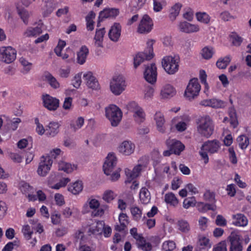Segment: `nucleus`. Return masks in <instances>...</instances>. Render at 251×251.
<instances>
[{"instance_id":"obj_1","label":"nucleus","mask_w":251,"mask_h":251,"mask_svg":"<svg viewBox=\"0 0 251 251\" xmlns=\"http://www.w3.org/2000/svg\"><path fill=\"white\" fill-rule=\"evenodd\" d=\"M197 124V131L201 136L209 138L213 133L214 125L210 116L206 115L199 118Z\"/></svg>"},{"instance_id":"obj_2","label":"nucleus","mask_w":251,"mask_h":251,"mask_svg":"<svg viewBox=\"0 0 251 251\" xmlns=\"http://www.w3.org/2000/svg\"><path fill=\"white\" fill-rule=\"evenodd\" d=\"M106 117L110 122L112 126H117L121 122L123 113L116 105L111 104L105 108Z\"/></svg>"},{"instance_id":"obj_3","label":"nucleus","mask_w":251,"mask_h":251,"mask_svg":"<svg viewBox=\"0 0 251 251\" xmlns=\"http://www.w3.org/2000/svg\"><path fill=\"white\" fill-rule=\"evenodd\" d=\"M179 57L177 55L165 56L162 60V65L165 71L170 75L175 74L179 68Z\"/></svg>"},{"instance_id":"obj_4","label":"nucleus","mask_w":251,"mask_h":251,"mask_svg":"<svg viewBox=\"0 0 251 251\" xmlns=\"http://www.w3.org/2000/svg\"><path fill=\"white\" fill-rule=\"evenodd\" d=\"M154 41L149 40L147 43L146 50L144 52H139L134 57V67L137 68L145 60H150L153 57V45Z\"/></svg>"},{"instance_id":"obj_5","label":"nucleus","mask_w":251,"mask_h":251,"mask_svg":"<svg viewBox=\"0 0 251 251\" xmlns=\"http://www.w3.org/2000/svg\"><path fill=\"white\" fill-rule=\"evenodd\" d=\"M126 87L125 79L122 75L114 76L110 82V89L115 95H120Z\"/></svg>"},{"instance_id":"obj_6","label":"nucleus","mask_w":251,"mask_h":251,"mask_svg":"<svg viewBox=\"0 0 251 251\" xmlns=\"http://www.w3.org/2000/svg\"><path fill=\"white\" fill-rule=\"evenodd\" d=\"M201 90V85L196 78L191 79L185 90L184 93L185 97L189 100L195 99L197 97Z\"/></svg>"},{"instance_id":"obj_7","label":"nucleus","mask_w":251,"mask_h":251,"mask_svg":"<svg viewBox=\"0 0 251 251\" xmlns=\"http://www.w3.org/2000/svg\"><path fill=\"white\" fill-rule=\"evenodd\" d=\"M129 111L132 112L135 121L141 124L145 120L146 114L142 107L134 101H132L127 105Z\"/></svg>"},{"instance_id":"obj_8","label":"nucleus","mask_w":251,"mask_h":251,"mask_svg":"<svg viewBox=\"0 0 251 251\" xmlns=\"http://www.w3.org/2000/svg\"><path fill=\"white\" fill-rule=\"evenodd\" d=\"M0 59L6 63H10L16 58V51L11 47H2L0 48Z\"/></svg>"},{"instance_id":"obj_9","label":"nucleus","mask_w":251,"mask_h":251,"mask_svg":"<svg viewBox=\"0 0 251 251\" xmlns=\"http://www.w3.org/2000/svg\"><path fill=\"white\" fill-rule=\"evenodd\" d=\"M52 160L49 156H42L41 157L37 169L38 174L42 176H46L50 169Z\"/></svg>"},{"instance_id":"obj_10","label":"nucleus","mask_w":251,"mask_h":251,"mask_svg":"<svg viewBox=\"0 0 251 251\" xmlns=\"http://www.w3.org/2000/svg\"><path fill=\"white\" fill-rule=\"evenodd\" d=\"M227 239L230 244L229 251H242V239L236 232H232Z\"/></svg>"},{"instance_id":"obj_11","label":"nucleus","mask_w":251,"mask_h":251,"mask_svg":"<svg viewBox=\"0 0 251 251\" xmlns=\"http://www.w3.org/2000/svg\"><path fill=\"white\" fill-rule=\"evenodd\" d=\"M157 68L155 64L151 63L145 66L144 72V77L149 83L153 84L156 81L157 79Z\"/></svg>"},{"instance_id":"obj_12","label":"nucleus","mask_w":251,"mask_h":251,"mask_svg":"<svg viewBox=\"0 0 251 251\" xmlns=\"http://www.w3.org/2000/svg\"><path fill=\"white\" fill-rule=\"evenodd\" d=\"M117 162V159L115 154L109 153L103 165V170L106 175H111L116 166Z\"/></svg>"},{"instance_id":"obj_13","label":"nucleus","mask_w":251,"mask_h":251,"mask_svg":"<svg viewBox=\"0 0 251 251\" xmlns=\"http://www.w3.org/2000/svg\"><path fill=\"white\" fill-rule=\"evenodd\" d=\"M130 231L131 234L136 240L138 248L143 251H151V250L152 246L151 244L147 242L143 237L137 233L136 228H131Z\"/></svg>"},{"instance_id":"obj_14","label":"nucleus","mask_w":251,"mask_h":251,"mask_svg":"<svg viewBox=\"0 0 251 251\" xmlns=\"http://www.w3.org/2000/svg\"><path fill=\"white\" fill-rule=\"evenodd\" d=\"M89 205L91 209H93L92 215L94 217L102 216L105 210H107L108 206L106 205H103L100 206V203L96 199H93L89 201Z\"/></svg>"},{"instance_id":"obj_15","label":"nucleus","mask_w":251,"mask_h":251,"mask_svg":"<svg viewBox=\"0 0 251 251\" xmlns=\"http://www.w3.org/2000/svg\"><path fill=\"white\" fill-rule=\"evenodd\" d=\"M153 26L151 19L148 15H144L138 27V32L141 34H146L150 32Z\"/></svg>"},{"instance_id":"obj_16","label":"nucleus","mask_w":251,"mask_h":251,"mask_svg":"<svg viewBox=\"0 0 251 251\" xmlns=\"http://www.w3.org/2000/svg\"><path fill=\"white\" fill-rule=\"evenodd\" d=\"M44 106L50 111H55L59 105L58 99L46 94L43 96Z\"/></svg>"},{"instance_id":"obj_17","label":"nucleus","mask_w":251,"mask_h":251,"mask_svg":"<svg viewBox=\"0 0 251 251\" xmlns=\"http://www.w3.org/2000/svg\"><path fill=\"white\" fill-rule=\"evenodd\" d=\"M166 144L173 153L179 155L184 149V145L180 141L176 139H169L166 141Z\"/></svg>"},{"instance_id":"obj_18","label":"nucleus","mask_w":251,"mask_h":251,"mask_svg":"<svg viewBox=\"0 0 251 251\" xmlns=\"http://www.w3.org/2000/svg\"><path fill=\"white\" fill-rule=\"evenodd\" d=\"M121 25L117 23H115L111 26L108 35L112 41L114 42L118 41L121 34Z\"/></svg>"},{"instance_id":"obj_19","label":"nucleus","mask_w":251,"mask_h":251,"mask_svg":"<svg viewBox=\"0 0 251 251\" xmlns=\"http://www.w3.org/2000/svg\"><path fill=\"white\" fill-rule=\"evenodd\" d=\"M119 151L125 155H129L132 154L135 150V145L129 141H124L118 147Z\"/></svg>"},{"instance_id":"obj_20","label":"nucleus","mask_w":251,"mask_h":251,"mask_svg":"<svg viewBox=\"0 0 251 251\" xmlns=\"http://www.w3.org/2000/svg\"><path fill=\"white\" fill-rule=\"evenodd\" d=\"M83 79L86 85L91 89H97L99 88V82L91 72H88L83 75Z\"/></svg>"},{"instance_id":"obj_21","label":"nucleus","mask_w":251,"mask_h":251,"mask_svg":"<svg viewBox=\"0 0 251 251\" xmlns=\"http://www.w3.org/2000/svg\"><path fill=\"white\" fill-rule=\"evenodd\" d=\"M220 148V143L218 141L214 140L208 141L202 146V150H206L209 153L213 154L217 152Z\"/></svg>"},{"instance_id":"obj_22","label":"nucleus","mask_w":251,"mask_h":251,"mask_svg":"<svg viewBox=\"0 0 251 251\" xmlns=\"http://www.w3.org/2000/svg\"><path fill=\"white\" fill-rule=\"evenodd\" d=\"M178 28L180 31L186 33L197 32L200 30L198 25L191 24L185 21L180 22L178 25Z\"/></svg>"},{"instance_id":"obj_23","label":"nucleus","mask_w":251,"mask_h":251,"mask_svg":"<svg viewBox=\"0 0 251 251\" xmlns=\"http://www.w3.org/2000/svg\"><path fill=\"white\" fill-rule=\"evenodd\" d=\"M154 119L156 122L157 130L161 133H165L166 128L164 125L165 120L163 114L159 111L157 112L154 115Z\"/></svg>"},{"instance_id":"obj_24","label":"nucleus","mask_w":251,"mask_h":251,"mask_svg":"<svg viewBox=\"0 0 251 251\" xmlns=\"http://www.w3.org/2000/svg\"><path fill=\"white\" fill-rule=\"evenodd\" d=\"M60 126L58 122H50L46 128V135L51 137H55L59 133Z\"/></svg>"},{"instance_id":"obj_25","label":"nucleus","mask_w":251,"mask_h":251,"mask_svg":"<svg viewBox=\"0 0 251 251\" xmlns=\"http://www.w3.org/2000/svg\"><path fill=\"white\" fill-rule=\"evenodd\" d=\"M105 34V30L104 27L99 29H97L96 34L94 38L95 45L97 47H103V37Z\"/></svg>"},{"instance_id":"obj_26","label":"nucleus","mask_w":251,"mask_h":251,"mask_svg":"<svg viewBox=\"0 0 251 251\" xmlns=\"http://www.w3.org/2000/svg\"><path fill=\"white\" fill-rule=\"evenodd\" d=\"M119 13L118 9L116 8H106L101 11L99 14L100 20H103L105 18L115 17Z\"/></svg>"},{"instance_id":"obj_27","label":"nucleus","mask_w":251,"mask_h":251,"mask_svg":"<svg viewBox=\"0 0 251 251\" xmlns=\"http://www.w3.org/2000/svg\"><path fill=\"white\" fill-rule=\"evenodd\" d=\"M176 94L175 88L170 84H166L164 86L160 92L162 98L168 99L173 97Z\"/></svg>"},{"instance_id":"obj_28","label":"nucleus","mask_w":251,"mask_h":251,"mask_svg":"<svg viewBox=\"0 0 251 251\" xmlns=\"http://www.w3.org/2000/svg\"><path fill=\"white\" fill-rule=\"evenodd\" d=\"M151 196L149 190L145 187H142L139 193V200L143 204H148L150 203Z\"/></svg>"},{"instance_id":"obj_29","label":"nucleus","mask_w":251,"mask_h":251,"mask_svg":"<svg viewBox=\"0 0 251 251\" xmlns=\"http://www.w3.org/2000/svg\"><path fill=\"white\" fill-rule=\"evenodd\" d=\"M142 165H138L135 167L132 171L127 168L126 169L125 174L127 177L128 181H130L131 180L137 177L142 170Z\"/></svg>"},{"instance_id":"obj_30","label":"nucleus","mask_w":251,"mask_h":251,"mask_svg":"<svg viewBox=\"0 0 251 251\" xmlns=\"http://www.w3.org/2000/svg\"><path fill=\"white\" fill-rule=\"evenodd\" d=\"M119 221L120 225H116L115 227V229L118 231L124 230L129 224L127 215L123 213H121L119 216Z\"/></svg>"},{"instance_id":"obj_31","label":"nucleus","mask_w":251,"mask_h":251,"mask_svg":"<svg viewBox=\"0 0 251 251\" xmlns=\"http://www.w3.org/2000/svg\"><path fill=\"white\" fill-rule=\"evenodd\" d=\"M89 53V50L85 46L81 47L77 53V62L80 65L83 64Z\"/></svg>"},{"instance_id":"obj_32","label":"nucleus","mask_w":251,"mask_h":251,"mask_svg":"<svg viewBox=\"0 0 251 251\" xmlns=\"http://www.w3.org/2000/svg\"><path fill=\"white\" fill-rule=\"evenodd\" d=\"M198 210L201 213L206 212L208 210L215 211L217 206L215 204L205 203L203 202H199L197 204Z\"/></svg>"},{"instance_id":"obj_33","label":"nucleus","mask_w":251,"mask_h":251,"mask_svg":"<svg viewBox=\"0 0 251 251\" xmlns=\"http://www.w3.org/2000/svg\"><path fill=\"white\" fill-rule=\"evenodd\" d=\"M235 220L233 224L236 226H245L248 224V220L246 217L242 214H237L233 216Z\"/></svg>"},{"instance_id":"obj_34","label":"nucleus","mask_w":251,"mask_h":251,"mask_svg":"<svg viewBox=\"0 0 251 251\" xmlns=\"http://www.w3.org/2000/svg\"><path fill=\"white\" fill-rule=\"evenodd\" d=\"M83 189L82 183L80 181H77L68 187L69 191L74 195H77L80 193Z\"/></svg>"},{"instance_id":"obj_35","label":"nucleus","mask_w":251,"mask_h":251,"mask_svg":"<svg viewBox=\"0 0 251 251\" xmlns=\"http://www.w3.org/2000/svg\"><path fill=\"white\" fill-rule=\"evenodd\" d=\"M164 200L167 203L174 206L177 205L178 203V200L174 194L172 192L168 193L165 194L164 197Z\"/></svg>"},{"instance_id":"obj_36","label":"nucleus","mask_w":251,"mask_h":251,"mask_svg":"<svg viewBox=\"0 0 251 251\" xmlns=\"http://www.w3.org/2000/svg\"><path fill=\"white\" fill-rule=\"evenodd\" d=\"M42 32V29L41 27H29L24 32V35L27 37L36 36Z\"/></svg>"},{"instance_id":"obj_37","label":"nucleus","mask_w":251,"mask_h":251,"mask_svg":"<svg viewBox=\"0 0 251 251\" xmlns=\"http://www.w3.org/2000/svg\"><path fill=\"white\" fill-rule=\"evenodd\" d=\"M182 6L180 3L178 2L172 7L170 14V18L172 21H174L178 15Z\"/></svg>"},{"instance_id":"obj_38","label":"nucleus","mask_w":251,"mask_h":251,"mask_svg":"<svg viewBox=\"0 0 251 251\" xmlns=\"http://www.w3.org/2000/svg\"><path fill=\"white\" fill-rule=\"evenodd\" d=\"M228 114L230 118V124L233 128H235L238 125L236 113L235 109L230 107L228 110Z\"/></svg>"},{"instance_id":"obj_39","label":"nucleus","mask_w":251,"mask_h":251,"mask_svg":"<svg viewBox=\"0 0 251 251\" xmlns=\"http://www.w3.org/2000/svg\"><path fill=\"white\" fill-rule=\"evenodd\" d=\"M177 226L178 229L183 233H188L190 230V226L188 222L184 220L178 221Z\"/></svg>"},{"instance_id":"obj_40","label":"nucleus","mask_w":251,"mask_h":251,"mask_svg":"<svg viewBox=\"0 0 251 251\" xmlns=\"http://www.w3.org/2000/svg\"><path fill=\"white\" fill-rule=\"evenodd\" d=\"M75 168L76 167L74 165L72 166L71 164L64 161H61L58 163V169L67 173H71Z\"/></svg>"},{"instance_id":"obj_41","label":"nucleus","mask_w":251,"mask_h":251,"mask_svg":"<svg viewBox=\"0 0 251 251\" xmlns=\"http://www.w3.org/2000/svg\"><path fill=\"white\" fill-rule=\"evenodd\" d=\"M104 223L103 221H99L97 223L95 226H93L89 228V232L92 234H99L102 232V229Z\"/></svg>"},{"instance_id":"obj_42","label":"nucleus","mask_w":251,"mask_h":251,"mask_svg":"<svg viewBox=\"0 0 251 251\" xmlns=\"http://www.w3.org/2000/svg\"><path fill=\"white\" fill-rule=\"evenodd\" d=\"M130 212L134 220L138 221L141 219L142 215V210L138 206H132L130 208Z\"/></svg>"},{"instance_id":"obj_43","label":"nucleus","mask_w":251,"mask_h":251,"mask_svg":"<svg viewBox=\"0 0 251 251\" xmlns=\"http://www.w3.org/2000/svg\"><path fill=\"white\" fill-rule=\"evenodd\" d=\"M231 58L229 56L220 58L216 63L218 68L221 69H225L230 62Z\"/></svg>"},{"instance_id":"obj_44","label":"nucleus","mask_w":251,"mask_h":251,"mask_svg":"<svg viewBox=\"0 0 251 251\" xmlns=\"http://www.w3.org/2000/svg\"><path fill=\"white\" fill-rule=\"evenodd\" d=\"M237 141L242 149H246L249 144V139L245 135L239 136L237 139Z\"/></svg>"},{"instance_id":"obj_45","label":"nucleus","mask_w":251,"mask_h":251,"mask_svg":"<svg viewBox=\"0 0 251 251\" xmlns=\"http://www.w3.org/2000/svg\"><path fill=\"white\" fill-rule=\"evenodd\" d=\"M230 37L232 40V45L236 47H239L243 40V38L236 32H232Z\"/></svg>"},{"instance_id":"obj_46","label":"nucleus","mask_w":251,"mask_h":251,"mask_svg":"<svg viewBox=\"0 0 251 251\" xmlns=\"http://www.w3.org/2000/svg\"><path fill=\"white\" fill-rule=\"evenodd\" d=\"M209 246V239L206 237H202L199 239L197 247L196 248V251H201Z\"/></svg>"},{"instance_id":"obj_47","label":"nucleus","mask_w":251,"mask_h":251,"mask_svg":"<svg viewBox=\"0 0 251 251\" xmlns=\"http://www.w3.org/2000/svg\"><path fill=\"white\" fill-rule=\"evenodd\" d=\"M197 20L203 23L208 24L210 20V17L205 12H198L196 14Z\"/></svg>"},{"instance_id":"obj_48","label":"nucleus","mask_w":251,"mask_h":251,"mask_svg":"<svg viewBox=\"0 0 251 251\" xmlns=\"http://www.w3.org/2000/svg\"><path fill=\"white\" fill-rule=\"evenodd\" d=\"M166 5V2L164 0H153V10L155 12H160Z\"/></svg>"},{"instance_id":"obj_49","label":"nucleus","mask_w":251,"mask_h":251,"mask_svg":"<svg viewBox=\"0 0 251 251\" xmlns=\"http://www.w3.org/2000/svg\"><path fill=\"white\" fill-rule=\"evenodd\" d=\"M226 105V103L222 100L215 99H210V107L214 108H221L225 107Z\"/></svg>"},{"instance_id":"obj_50","label":"nucleus","mask_w":251,"mask_h":251,"mask_svg":"<svg viewBox=\"0 0 251 251\" xmlns=\"http://www.w3.org/2000/svg\"><path fill=\"white\" fill-rule=\"evenodd\" d=\"M84 119L82 117H78L75 121V123L71 125V127L74 131L81 128L84 125Z\"/></svg>"},{"instance_id":"obj_51","label":"nucleus","mask_w":251,"mask_h":251,"mask_svg":"<svg viewBox=\"0 0 251 251\" xmlns=\"http://www.w3.org/2000/svg\"><path fill=\"white\" fill-rule=\"evenodd\" d=\"M45 78L51 85V87L54 88H57L59 87V84L57 81L55 77H54L50 74L48 73L45 75Z\"/></svg>"},{"instance_id":"obj_52","label":"nucleus","mask_w":251,"mask_h":251,"mask_svg":"<svg viewBox=\"0 0 251 251\" xmlns=\"http://www.w3.org/2000/svg\"><path fill=\"white\" fill-rule=\"evenodd\" d=\"M203 197L205 201L211 202L212 204H214L216 202L215 194L210 190H207L204 193Z\"/></svg>"},{"instance_id":"obj_53","label":"nucleus","mask_w":251,"mask_h":251,"mask_svg":"<svg viewBox=\"0 0 251 251\" xmlns=\"http://www.w3.org/2000/svg\"><path fill=\"white\" fill-rule=\"evenodd\" d=\"M201 55L205 59L211 58L213 54V50L212 48L204 47L201 51Z\"/></svg>"},{"instance_id":"obj_54","label":"nucleus","mask_w":251,"mask_h":251,"mask_svg":"<svg viewBox=\"0 0 251 251\" xmlns=\"http://www.w3.org/2000/svg\"><path fill=\"white\" fill-rule=\"evenodd\" d=\"M115 196L116 195L112 191L108 190L104 192L102 199L107 202H109L115 198Z\"/></svg>"},{"instance_id":"obj_55","label":"nucleus","mask_w":251,"mask_h":251,"mask_svg":"<svg viewBox=\"0 0 251 251\" xmlns=\"http://www.w3.org/2000/svg\"><path fill=\"white\" fill-rule=\"evenodd\" d=\"M18 14L20 16L25 24L27 25L28 23V18L30 16L29 12L25 9L19 10Z\"/></svg>"},{"instance_id":"obj_56","label":"nucleus","mask_w":251,"mask_h":251,"mask_svg":"<svg viewBox=\"0 0 251 251\" xmlns=\"http://www.w3.org/2000/svg\"><path fill=\"white\" fill-rule=\"evenodd\" d=\"M196 204V201L194 198L185 199L183 202V206L184 208L187 209L191 206H194Z\"/></svg>"},{"instance_id":"obj_57","label":"nucleus","mask_w":251,"mask_h":251,"mask_svg":"<svg viewBox=\"0 0 251 251\" xmlns=\"http://www.w3.org/2000/svg\"><path fill=\"white\" fill-rule=\"evenodd\" d=\"M22 232L25 236V237L27 240H29L31 238L33 231L30 229L29 225H26L23 226Z\"/></svg>"},{"instance_id":"obj_58","label":"nucleus","mask_w":251,"mask_h":251,"mask_svg":"<svg viewBox=\"0 0 251 251\" xmlns=\"http://www.w3.org/2000/svg\"><path fill=\"white\" fill-rule=\"evenodd\" d=\"M21 122V120L20 118H14L12 121H10L9 123H8V128L9 129L15 130L18 128L19 124Z\"/></svg>"},{"instance_id":"obj_59","label":"nucleus","mask_w":251,"mask_h":251,"mask_svg":"<svg viewBox=\"0 0 251 251\" xmlns=\"http://www.w3.org/2000/svg\"><path fill=\"white\" fill-rule=\"evenodd\" d=\"M208 219L205 217H201L199 220V225L201 230H205L207 227Z\"/></svg>"},{"instance_id":"obj_60","label":"nucleus","mask_w":251,"mask_h":251,"mask_svg":"<svg viewBox=\"0 0 251 251\" xmlns=\"http://www.w3.org/2000/svg\"><path fill=\"white\" fill-rule=\"evenodd\" d=\"M20 61L25 68V73H27L31 69L32 64L23 57H22L20 59Z\"/></svg>"},{"instance_id":"obj_61","label":"nucleus","mask_w":251,"mask_h":251,"mask_svg":"<svg viewBox=\"0 0 251 251\" xmlns=\"http://www.w3.org/2000/svg\"><path fill=\"white\" fill-rule=\"evenodd\" d=\"M35 123L36 125V131L39 135H43L46 131V129L44 128L42 125L39 123V121L38 118H35Z\"/></svg>"},{"instance_id":"obj_62","label":"nucleus","mask_w":251,"mask_h":251,"mask_svg":"<svg viewBox=\"0 0 251 251\" xmlns=\"http://www.w3.org/2000/svg\"><path fill=\"white\" fill-rule=\"evenodd\" d=\"M176 248V244L174 241H169L164 242L163 244V249L166 250H173Z\"/></svg>"},{"instance_id":"obj_63","label":"nucleus","mask_w":251,"mask_h":251,"mask_svg":"<svg viewBox=\"0 0 251 251\" xmlns=\"http://www.w3.org/2000/svg\"><path fill=\"white\" fill-rule=\"evenodd\" d=\"M154 90L151 87H148L145 91L144 99L147 100L151 99L153 95Z\"/></svg>"},{"instance_id":"obj_64","label":"nucleus","mask_w":251,"mask_h":251,"mask_svg":"<svg viewBox=\"0 0 251 251\" xmlns=\"http://www.w3.org/2000/svg\"><path fill=\"white\" fill-rule=\"evenodd\" d=\"M213 251H227L226 244L225 242H221L218 244L217 246L213 248Z\"/></svg>"}]
</instances>
